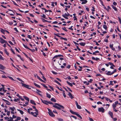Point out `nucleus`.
I'll use <instances>...</instances> for the list:
<instances>
[{
	"label": "nucleus",
	"instance_id": "obj_1",
	"mask_svg": "<svg viewBox=\"0 0 121 121\" xmlns=\"http://www.w3.org/2000/svg\"><path fill=\"white\" fill-rule=\"evenodd\" d=\"M55 105H53V107L57 108L58 109H64V107L62 105H61L57 103H55L54 104Z\"/></svg>",
	"mask_w": 121,
	"mask_h": 121
},
{
	"label": "nucleus",
	"instance_id": "obj_2",
	"mask_svg": "<svg viewBox=\"0 0 121 121\" xmlns=\"http://www.w3.org/2000/svg\"><path fill=\"white\" fill-rule=\"evenodd\" d=\"M55 105H53V107L57 108L58 109H64V107L62 105H61L57 103H55L54 104Z\"/></svg>",
	"mask_w": 121,
	"mask_h": 121
},
{
	"label": "nucleus",
	"instance_id": "obj_3",
	"mask_svg": "<svg viewBox=\"0 0 121 121\" xmlns=\"http://www.w3.org/2000/svg\"><path fill=\"white\" fill-rule=\"evenodd\" d=\"M55 105H53V107L57 108L58 109H64V107L62 105H61L57 103H55L54 104Z\"/></svg>",
	"mask_w": 121,
	"mask_h": 121
},
{
	"label": "nucleus",
	"instance_id": "obj_4",
	"mask_svg": "<svg viewBox=\"0 0 121 121\" xmlns=\"http://www.w3.org/2000/svg\"><path fill=\"white\" fill-rule=\"evenodd\" d=\"M48 113L49 115L52 117H55V115L53 114L51 110L48 108Z\"/></svg>",
	"mask_w": 121,
	"mask_h": 121
},
{
	"label": "nucleus",
	"instance_id": "obj_5",
	"mask_svg": "<svg viewBox=\"0 0 121 121\" xmlns=\"http://www.w3.org/2000/svg\"><path fill=\"white\" fill-rule=\"evenodd\" d=\"M21 83L22 84V86L23 87L29 89H31V88L29 87H30V86L22 82H21Z\"/></svg>",
	"mask_w": 121,
	"mask_h": 121
},
{
	"label": "nucleus",
	"instance_id": "obj_6",
	"mask_svg": "<svg viewBox=\"0 0 121 121\" xmlns=\"http://www.w3.org/2000/svg\"><path fill=\"white\" fill-rule=\"evenodd\" d=\"M104 109L102 107L99 108H98V111L99 112H101L102 113H104Z\"/></svg>",
	"mask_w": 121,
	"mask_h": 121
},
{
	"label": "nucleus",
	"instance_id": "obj_7",
	"mask_svg": "<svg viewBox=\"0 0 121 121\" xmlns=\"http://www.w3.org/2000/svg\"><path fill=\"white\" fill-rule=\"evenodd\" d=\"M0 42L2 43H7V42L4 40L3 38L0 37Z\"/></svg>",
	"mask_w": 121,
	"mask_h": 121
},
{
	"label": "nucleus",
	"instance_id": "obj_8",
	"mask_svg": "<svg viewBox=\"0 0 121 121\" xmlns=\"http://www.w3.org/2000/svg\"><path fill=\"white\" fill-rule=\"evenodd\" d=\"M35 111H36V112H35L34 113L35 114V115L34 114V116L35 117H37V116L38 115V113L39 112L38 109H35Z\"/></svg>",
	"mask_w": 121,
	"mask_h": 121
},
{
	"label": "nucleus",
	"instance_id": "obj_9",
	"mask_svg": "<svg viewBox=\"0 0 121 121\" xmlns=\"http://www.w3.org/2000/svg\"><path fill=\"white\" fill-rule=\"evenodd\" d=\"M75 103L77 108L79 109H81V106L78 104V102L76 101H75Z\"/></svg>",
	"mask_w": 121,
	"mask_h": 121
},
{
	"label": "nucleus",
	"instance_id": "obj_10",
	"mask_svg": "<svg viewBox=\"0 0 121 121\" xmlns=\"http://www.w3.org/2000/svg\"><path fill=\"white\" fill-rule=\"evenodd\" d=\"M2 100H3L6 103V104L8 105H9L10 104V102L6 100H5L3 99H2Z\"/></svg>",
	"mask_w": 121,
	"mask_h": 121
},
{
	"label": "nucleus",
	"instance_id": "obj_11",
	"mask_svg": "<svg viewBox=\"0 0 121 121\" xmlns=\"http://www.w3.org/2000/svg\"><path fill=\"white\" fill-rule=\"evenodd\" d=\"M69 93L68 94V95L69 96V97L71 98V99H73L74 98V97H73L71 93L69 92Z\"/></svg>",
	"mask_w": 121,
	"mask_h": 121
},
{
	"label": "nucleus",
	"instance_id": "obj_12",
	"mask_svg": "<svg viewBox=\"0 0 121 121\" xmlns=\"http://www.w3.org/2000/svg\"><path fill=\"white\" fill-rule=\"evenodd\" d=\"M42 102L44 104H46L48 105V101L46 100H43L42 99H41Z\"/></svg>",
	"mask_w": 121,
	"mask_h": 121
},
{
	"label": "nucleus",
	"instance_id": "obj_13",
	"mask_svg": "<svg viewBox=\"0 0 121 121\" xmlns=\"http://www.w3.org/2000/svg\"><path fill=\"white\" fill-rule=\"evenodd\" d=\"M80 0L83 1L82 3V4H84L87 3V1L86 0Z\"/></svg>",
	"mask_w": 121,
	"mask_h": 121
},
{
	"label": "nucleus",
	"instance_id": "obj_14",
	"mask_svg": "<svg viewBox=\"0 0 121 121\" xmlns=\"http://www.w3.org/2000/svg\"><path fill=\"white\" fill-rule=\"evenodd\" d=\"M63 57V55H56L53 58V59H54V58H57L58 57Z\"/></svg>",
	"mask_w": 121,
	"mask_h": 121
},
{
	"label": "nucleus",
	"instance_id": "obj_15",
	"mask_svg": "<svg viewBox=\"0 0 121 121\" xmlns=\"http://www.w3.org/2000/svg\"><path fill=\"white\" fill-rule=\"evenodd\" d=\"M108 113L109 115H110L111 118H113V114L110 111H109L108 112Z\"/></svg>",
	"mask_w": 121,
	"mask_h": 121
},
{
	"label": "nucleus",
	"instance_id": "obj_16",
	"mask_svg": "<svg viewBox=\"0 0 121 121\" xmlns=\"http://www.w3.org/2000/svg\"><path fill=\"white\" fill-rule=\"evenodd\" d=\"M111 73V72L110 71H108V72L107 73H106V74L108 75H110L114 73H115L113 71V72H112L111 73Z\"/></svg>",
	"mask_w": 121,
	"mask_h": 121
},
{
	"label": "nucleus",
	"instance_id": "obj_17",
	"mask_svg": "<svg viewBox=\"0 0 121 121\" xmlns=\"http://www.w3.org/2000/svg\"><path fill=\"white\" fill-rule=\"evenodd\" d=\"M30 102L32 104H34L35 105H36V103H35L34 100H30Z\"/></svg>",
	"mask_w": 121,
	"mask_h": 121
},
{
	"label": "nucleus",
	"instance_id": "obj_18",
	"mask_svg": "<svg viewBox=\"0 0 121 121\" xmlns=\"http://www.w3.org/2000/svg\"><path fill=\"white\" fill-rule=\"evenodd\" d=\"M70 112L72 114L75 115H76L77 113L76 112H74L72 111L71 110H70Z\"/></svg>",
	"mask_w": 121,
	"mask_h": 121
},
{
	"label": "nucleus",
	"instance_id": "obj_19",
	"mask_svg": "<svg viewBox=\"0 0 121 121\" xmlns=\"http://www.w3.org/2000/svg\"><path fill=\"white\" fill-rule=\"evenodd\" d=\"M5 68L2 65L0 64V69H1L3 70Z\"/></svg>",
	"mask_w": 121,
	"mask_h": 121
},
{
	"label": "nucleus",
	"instance_id": "obj_20",
	"mask_svg": "<svg viewBox=\"0 0 121 121\" xmlns=\"http://www.w3.org/2000/svg\"><path fill=\"white\" fill-rule=\"evenodd\" d=\"M111 6L112 8L115 11H117V8L115 7L113 5H111Z\"/></svg>",
	"mask_w": 121,
	"mask_h": 121
},
{
	"label": "nucleus",
	"instance_id": "obj_21",
	"mask_svg": "<svg viewBox=\"0 0 121 121\" xmlns=\"http://www.w3.org/2000/svg\"><path fill=\"white\" fill-rule=\"evenodd\" d=\"M34 85L35 86H37V87H38V88H40V86L39 85L37 84L36 83L34 82Z\"/></svg>",
	"mask_w": 121,
	"mask_h": 121
},
{
	"label": "nucleus",
	"instance_id": "obj_22",
	"mask_svg": "<svg viewBox=\"0 0 121 121\" xmlns=\"http://www.w3.org/2000/svg\"><path fill=\"white\" fill-rule=\"evenodd\" d=\"M24 98L26 100L28 101H29V99L26 96H23Z\"/></svg>",
	"mask_w": 121,
	"mask_h": 121
},
{
	"label": "nucleus",
	"instance_id": "obj_23",
	"mask_svg": "<svg viewBox=\"0 0 121 121\" xmlns=\"http://www.w3.org/2000/svg\"><path fill=\"white\" fill-rule=\"evenodd\" d=\"M51 100L52 101H53L54 102H56V100L54 98H52L51 99Z\"/></svg>",
	"mask_w": 121,
	"mask_h": 121
},
{
	"label": "nucleus",
	"instance_id": "obj_24",
	"mask_svg": "<svg viewBox=\"0 0 121 121\" xmlns=\"http://www.w3.org/2000/svg\"><path fill=\"white\" fill-rule=\"evenodd\" d=\"M79 44L81 46H84L85 44H86L85 43H83L82 42L80 43H79Z\"/></svg>",
	"mask_w": 121,
	"mask_h": 121
},
{
	"label": "nucleus",
	"instance_id": "obj_25",
	"mask_svg": "<svg viewBox=\"0 0 121 121\" xmlns=\"http://www.w3.org/2000/svg\"><path fill=\"white\" fill-rule=\"evenodd\" d=\"M47 97L49 98H50L51 97V95L47 93H46Z\"/></svg>",
	"mask_w": 121,
	"mask_h": 121
},
{
	"label": "nucleus",
	"instance_id": "obj_26",
	"mask_svg": "<svg viewBox=\"0 0 121 121\" xmlns=\"http://www.w3.org/2000/svg\"><path fill=\"white\" fill-rule=\"evenodd\" d=\"M17 110L20 112V113L22 115L23 114V112L22 111L18 109H17Z\"/></svg>",
	"mask_w": 121,
	"mask_h": 121
},
{
	"label": "nucleus",
	"instance_id": "obj_27",
	"mask_svg": "<svg viewBox=\"0 0 121 121\" xmlns=\"http://www.w3.org/2000/svg\"><path fill=\"white\" fill-rule=\"evenodd\" d=\"M66 82L70 86H73V85L71 83L68 82V81H67Z\"/></svg>",
	"mask_w": 121,
	"mask_h": 121
},
{
	"label": "nucleus",
	"instance_id": "obj_28",
	"mask_svg": "<svg viewBox=\"0 0 121 121\" xmlns=\"http://www.w3.org/2000/svg\"><path fill=\"white\" fill-rule=\"evenodd\" d=\"M78 117H79L81 119H82V117L81 116L78 114L77 113L76 115Z\"/></svg>",
	"mask_w": 121,
	"mask_h": 121
},
{
	"label": "nucleus",
	"instance_id": "obj_29",
	"mask_svg": "<svg viewBox=\"0 0 121 121\" xmlns=\"http://www.w3.org/2000/svg\"><path fill=\"white\" fill-rule=\"evenodd\" d=\"M41 18L43 22H48V21L46 20L43 18Z\"/></svg>",
	"mask_w": 121,
	"mask_h": 121
},
{
	"label": "nucleus",
	"instance_id": "obj_30",
	"mask_svg": "<svg viewBox=\"0 0 121 121\" xmlns=\"http://www.w3.org/2000/svg\"><path fill=\"white\" fill-rule=\"evenodd\" d=\"M4 51L6 53V54L7 55H9V53L6 50V49H5L4 50Z\"/></svg>",
	"mask_w": 121,
	"mask_h": 121
},
{
	"label": "nucleus",
	"instance_id": "obj_31",
	"mask_svg": "<svg viewBox=\"0 0 121 121\" xmlns=\"http://www.w3.org/2000/svg\"><path fill=\"white\" fill-rule=\"evenodd\" d=\"M41 17H43V18L45 19H47L46 18V16L44 14H43L42 15H41Z\"/></svg>",
	"mask_w": 121,
	"mask_h": 121
},
{
	"label": "nucleus",
	"instance_id": "obj_32",
	"mask_svg": "<svg viewBox=\"0 0 121 121\" xmlns=\"http://www.w3.org/2000/svg\"><path fill=\"white\" fill-rule=\"evenodd\" d=\"M10 109L12 111H14V109H15V108L14 107H13V108L10 107Z\"/></svg>",
	"mask_w": 121,
	"mask_h": 121
},
{
	"label": "nucleus",
	"instance_id": "obj_33",
	"mask_svg": "<svg viewBox=\"0 0 121 121\" xmlns=\"http://www.w3.org/2000/svg\"><path fill=\"white\" fill-rule=\"evenodd\" d=\"M56 87L57 88H58L61 91H64V90H63L62 89V88L61 87H60V88L58 86H56Z\"/></svg>",
	"mask_w": 121,
	"mask_h": 121
},
{
	"label": "nucleus",
	"instance_id": "obj_34",
	"mask_svg": "<svg viewBox=\"0 0 121 121\" xmlns=\"http://www.w3.org/2000/svg\"><path fill=\"white\" fill-rule=\"evenodd\" d=\"M1 30H0L1 31L2 33L3 34H5L4 33V32H5V30H4L2 29V28H1Z\"/></svg>",
	"mask_w": 121,
	"mask_h": 121
},
{
	"label": "nucleus",
	"instance_id": "obj_35",
	"mask_svg": "<svg viewBox=\"0 0 121 121\" xmlns=\"http://www.w3.org/2000/svg\"><path fill=\"white\" fill-rule=\"evenodd\" d=\"M41 84L42 86H43L45 88H46V89L48 87L46 86L44 84H43V83H42V84Z\"/></svg>",
	"mask_w": 121,
	"mask_h": 121
},
{
	"label": "nucleus",
	"instance_id": "obj_36",
	"mask_svg": "<svg viewBox=\"0 0 121 121\" xmlns=\"http://www.w3.org/2000/svg\"><path fill=\"white\" fill-rule=\"evenodd\" d=\"M103 27L106 30H107V26L105 25H103Z\"/></svg>",
	"mask_w": 121,
	"mask_h": 121
},
{
	"label": "nucleus",
	"instance_id": "obj_37",
	"mask_svg": "<svg viewBox=\"0 0 121 121\" xmlns=\"http://www.w3.org/2000/svg\"><path fill=\"white\" fill-rule=\"evenodd\" d=\"M108 63L110 65H112L114 67L115 66L113 65V64L111 62H109Z\"/></svg>",
	"mask_w": 121,
	"mask_h": 121
},
{
	"label": "nucleus",
	"instance_id": "obj_38",
	"mask_svg": "<svg viewBox=\"0 0 121 121\" xmlns=\"http://www.w3.org/2000/svg\"><path fill=\"white\" fill-rule=\"evenodd\" d=\"M64 15L66 16H68L70 15L68 13H65Z\"/></svg>",
	"mask_w": 121,
	"mask_h": 121
},
{
	"label": "nucleus",
	"instance_id": "obj_39",
	"mask_svg": "<svg viewBox=\"0 0 121 121\" xmlns=\"http://www.w3.org/2000/svg\"><path fill=\"white\" fill-rule=\"evenodd\" d=\"M9 118H10V119H8L7 121H13V118L12 117H9Z\"/></svg>",
	"mask_w": 121,
	"mask_h": 121
},
{
	"label": "nucleus",
	"instance_id": "obj_40",
	"mask_svg": "<svg viewBox=\"0 0 121 121\" xmlns=\"http://www.w3.org/2000/svg\"><path fill=\"white\" fill-rule=\"evenodd\" d=\"M63 91V96H64V97L65 98L66 97V95L65 94V91Z\"/></svg>",
	"mask_w": 121,
	"mask_h": 121
},
{
	"label": "nucleus",
	"instance_id": "obj_41",
	"mask_svg": "<svg viewBox=\"0 0 121 121\" xmlns=\"http://www.w3.org/2000/svg\"><path fill=\"white\" fill-rule=\"evenodd\" d=\"M17 79L19 81H21V82H24L21 79H20V78H17Z\"/></svg>",
	"mask_w": 121,
	"mask_h": 121
},
{
	"label": "nucleus",
	"instance_id": "obj_42",
	"mask_svg": "<svg viewBox=\"0 0 121 121\" xmlns=\"http://www.w3.org/2000/svg\"><path fill=\"white\" fill-rule=\"evenodd\" d=\"M23 45L24 47H25L26 48L28 49H29V48L28 47H27L26 45H25L24 44H23Z\"/></svg>",
	"mask_w": 121,
	"mask_h": 121
},
{
	"label": "nucleus",
	"instance_id": "obj_43",
	"mask_svg": "<svg viewBox=\"0 0 121 121\" xmlns=\"http://www.w3.org/2000/svg\"><path fill=\"white\" fill-rule=\"evenodd\" d=\"M63 17L65 18L66 19H68V18L67 17H66V16L64 15H62Z\"/></svg>",
	"mask_w": 121,
	"mask_h": 121
},
{
	"label": "nucleus",
	"instance_id": "obj_44",
	"mask_svg": "<svg viewBox=\"0 0 121 121\" xmlns=\"http://www.w3.org/2000/svg\"><path fill=\"white\" fill-rule=\"evenodd\" d=\"M9 78L11 79V80H13V81H14V80L13 79V78L11 77H10V76H8Z\"/></svg>",
	"mask_w": 121,
	"mask_h": 121
},
{
	"label": "nucleus",
	"instance_id": "obj_45",
	"mask_svg": "<svg viewBox=\"0 0 121 121\" xmlns=\"http://www.w3.org/2000/svg\"><path fill=\"white\" fill-rule=\"evenodd\" d=\"M57 119L59 121H64L62 119L60 118H58Z\"/></svg>",
	"mask_w": 121,
	"mask_h": 121
},
{
	"label": "nucleus",
	"instance_id": "obj_46",
	"mask_svg": "<svg viewBox=\"0 0 121 121\" xmlns=\"http://www.w3.org/2000/svg\"><path fill=\"white\" fill-rule=\"evenodd\" d=\"M116 106V105H114V104H113L112 105V107L113 108V109H114L115 108Z\"/></svg>",
	"mask_w": 121,
	"mask_h": 121
},
{
	"label": "nucleus",
	"instance_id": "obj_47",
	"mask_svg": "<svg viewBox=\"0 0 121 121\" xmlns=\"http://www.w3.org/2000/svg\"><path fill=\"white\" fill-rule=\"evenodd\" d=\"M42 78L45 81H46V78L44 77L43 75H42Z\"/></svg>",
	"mask_w": 121,
	"mask_h": 121
},
{
	"label": "nucleus",
	"instance_id": "obj_48",
	"mask_svg": "<svg viewBox=\"0 0 121 121\" xmlns=\"http://www.w3.org/2000/svg\"><path fill=\"white\" fill-rule=\"evenodd\" d=\"M113 44H110V47L111 48H112L113 47Z\"/></svg>",
	"mask_w": 121,
	"mask_h": 121
},
{
	"label": "nucleus",
	"instance_id": "obj_49",
	"mask_svg": "<svg viewBox=\"0 0 121 121\" xmlns=\"http://www.w3.org/2000/svg\"><path fill=\"white\" fill-rule=\"evenodd\" d=\"M110 83L109 84V85H113V83H112L113 82V81H111L110 82Z\"/></svg>",
	"mask_w": 121,
	"mask_h": 121
},
{
	"label": "nucleus",
	"instance_id": "obj_50",
	"mask_svg": "<svg viewBox=\"0 0 121 121\" xmlns=\"http://www.w3.org/2000/svg\"><path fill=\"white\" fill-rule=\"evenodd\" d=\"M118 18L119 19V21L120 23L121 24V19L119 17H118Z\"/></svg>",
	"mask_w": 121,
	"mask_h": 121
},
{
	"label": "nucleus",
	"instance_id": "obj_51",
	"mask_svg": "<svg viewBox=\"0 0 121 121\" xmlns=\"http://www.w3.org/2000/svg\"><path fill=\"white\" fill-rule=\"evenodd\" d=\"M11 51L13 53V54H15V53L14 52V51H13V50L12 48L11 49Z\"/></svg>",
	"mask_w": 121,
	"mask_h": 121
},
{
	"label": "nucleus",
	"instance_id": "obj_52",
	"mask_svg": "<svg viewBox=\"0 0 121 121\" xmlns=\"http://www.w3.org/2000/svg\"><path fill=\"white\" fill-rule=\"evenodd\" d=\"M19 100L18 99H15L14 100V101L15 102H17V101Z\"/></svg>",
	"mask_w": 121,
	"mask_h": 121
},
{
	"label": "nucleus",
	"instance_id": "obj_53",
	"mask_svg": "<svg viewBox=\"0 0 121 121\" xmlns=\"http://www.w3.org/2000/svg\"><path fill=\"white\" fill-rule=\"evenodd\" d=\"M0 59L1 60H4V59L2 57V56H1V55H0Z\"/></svg>",
	"mask_w": 121,
	"mask_h": 121
},
{
	"label": "nucleus",
	"instance_id": "obj_54",
	"mask_svg": "<svg viewBox=\"0 0 121 121\" xmlns=\"http://www.w3.org/2000/svg\"><path fill=\"white\" fill-rule=\"evenodd\" d=\"M85 110L89 114H91L90 112H89V111H88V110H87L86 109H85Z\"/></svg>",
	"mask_w": 121,
	"mask_h": 121
},
{
	"label": "nucleus",
	"instance_id": "obj_55",
	"mask_svg": "<svg viewBox=\"0 0 121 121\" xmlns=\"http://www.w3.org/2000/svg\"><path fill=\"white\" fill-rule=\"evenodd\" d=\"M48 103H49V104H53L52 102H51L50 101H48Z\"/></svg>",
	"mask_w": 121,
	"mask_h": 121
},
{
	"label": "nucleus",
	"instance_id": "obj_56",
	"mask_svg": "<svg viewBox=\"0 0 121 121\" xmlns=\"http://www.w3.org/2000/svg\"><path fill=\"white\" fill-rule=\"evenodd\" d=\"M39 25L40 26L42 27H47V26H44L43 25H41V24H39Z\"/></svg>",
	"mask_w": 121,
	"mask_h": 121
},
{
	"label": "nucleus",
	"instance_id": "obj_57",
	"mask_svg": "<svg viewBox=\"0 0 121 121\" xmlns=\"http://www.w3.org/2000/svg\"><path fill=\"white\" fill-rule=\"evenodd\" d=\"M27 36L28 37V38H29L30 39H31L32 37L31 36V37L30 35H28Z\"/></svg>",
	"mask_w": 121,
	"mask_h": 121
},
{
	"label": "nucleus",
	"instance_id": "obj_58",
	"mask_svg": "<svg viewBox=\"0 0 121 121\" xmlns=\"http://www.w3.org/2000/svg\"><path fill=\"white\" fill-rule=\"evenodd\" d=\"M52 73L54 74H57V73L56 72H55L54 71H52Z\"/></svg>",
	"mask_w": 121,
	"mask_h": 121
},
{
	"label": "nucleus",
	"instance_id": "obj_59",
	"mask_svg": "<svg viewBox=\"0 0 121 121\" xmlns=\"http://www.w3.org/2000/svg\"><path fill=\"white\" fill-rule=\"evenodd\" d=\"M2 77L3 78H7V77L4 75H2Z\"/></svg>",
	"mask_w": 121,
	"mask_h": 121
},
{
	"label": "nucleus",
	"instance_id": "obj_60",
	"mask_svg": "<svg viewBox=\"0 0 121 121\" xmlns=\"http://www.w3.org/2000/svg\"><path fill=\"white\" fill-rule=\"evenodd\" d=\"M62 29L66 31H67V30H66V28L65 27H64V28H63Z\"/></svg>",
	"mask_w": 121,
	"mask_h": 121
},
{
	"label": "nucleus",
	"instance_id": "obj_61",
	"mask_svg": "<svg viewBox=\"0 0 121 121\" xmlns=\"http://www.w3.org/2000/svg\"><path fill=\"white\" fill-rule=\"evenodd\" d=\"M89 120L90 121H93V120L92 118H90V117H89Z\"/></svg>",
	"mask_w": 121,
	"mask_h": 121
},
{
	"label": "nucleus",
	"instance_id": "obj_62",
	"mask_svg": "<svg viewBox=\"0 0 121 121\" xmlns=\"http://www.w3.org/2000/svg\"><path fill=\"white\" fill-rule=\"evenodd\" d=\"M105 98L106 99V100L107 101H108V100H110V99H109V98H107V97H105Z\"/></svg>",
	"mask_w": 121,
	"mask_h": 121
},
{
	"label": "nucleus",
	"instance_id": "obj_63",
	"mask_svg": "<svg viewBox=\"0 0 121 121\" xmlns=\"http://www.w3.org/2000/svg\"><path fill=\"white\" fill-rule=\"evenodd\" d=\"M7 112V115L8 116L10 114V112L9 111L8 112Z\"/></svg>",
	"mask_w": 121,
	"mask_h": 121
},
{
	"label": "nucleus",
	"instance_id": "obj_64",
	"mask_svg": "<svg viewBox=\"0 0 121 121\" xmlns=\"http://www.w3.org/2000/svg\"><path fill=\"white\" fill-rule=\"evenodd\" d=\"M70 65H69L66 67L67 68H68L69 69L70 68Z\"/></svg>",
	"mask_w": 121,
	"mask_h": 121
}]
</instances>
